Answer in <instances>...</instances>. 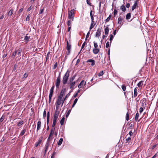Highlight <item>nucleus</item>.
Returning a JSON list of instances; mask_svg holds the SVG:
<instances>
[{
    "label": "nucleus",
    "mask_w": 158,
    "mask_h": 158,
    "mask_svg": "<svg viewBox=\"0 0 158 158\" xmlns=\"http://www.w3.org/2000/svg\"><path fill=\"white\" fill-rule=\"evenodd\" d=\"M70 71L68 70L63 77L62 83L64 85H66L67 83L69 76Z\"/></svg>",
    "instance_id": "1"
},
{
    "label": "nucleus",
    "mask_w": 158,
    "mask_h": 158,
    "mask_svg": "<svg viewBox=\"0 0 158 158\" xmlns=\"http://www.w3.org/2000/svg\"><path fill=\"white\" fill-rule=\"evenodd\" d=\"M61 77L60 74H59V76L57 77V78L56 81L55 85L56 86L57 89H58L59 87V86L60 83Z\"/></svg>",
    "instance_id": "2"
},
{
    "label": "nucleus",
    "mask_w": 158,
    "mask_h": 158,
    "mask_svg": "<svg viewBox=\"0 0 158 158\" xmlns=\"http://www.w3.org/2000/svg\"><path fill=\"white\" fill-rule=\"evenodd\" d=\"M60 113V111L56 110L53 116V122H56L58 115Z\"/></svg>",
    "instance_id": "3"
},
{
    "label": "nucleus",
    "mask_w": 158,
    "mask_h": 158,
    "mask_svg": "<svg viewBox=\"0 0 158 158\" xmlns=\"http://www.w3.org/2000/svg\"><path fill=\"white\" fill-rule=\"evenodd\" d=\"M54 88V86H53L50 89V92L49 96V103H50L51 101L52 97V95Z\"/></svg>",
    "instance_id": "4"
},
{
    "label": "nucleus",
    "mask_w": 158,
    "mask_h": 158,
    "mask_svg": "<svg viewBox=\"0 0 158 158\" xmlns=\"http://www.w3.org/2000/svg\"><path fill=\"white\" fill-rule=\"evenodd\" d=\"M74 16V9L71 10L70 12H69L68 17L69 19H72L73 21Z\"/></svg>",
    "instance_id": "5"
},
{
    "label": "nucleus",
    "mask_w": 158,
    "mask_h": 158,
    "mask_svg": "<svg viewBox=\"0 0 158 158\" xmlns=\"http://www.w3.org/2000/svg\"><path fill=\"white\" fill-rule=\"evenodd\" d=\"M77 81H69L68 84H69V88L71 89L72 91L74 89V86L76 83Z\"/></svg>",
    "instance_id": "6"
},
{
    "label": "nucleus",
    "mask_w": 158,
    "mask_h": 158,
    "mask_svg": "<svg viewBox=\"0 0 158 158\" xmlns=\"http://www.w3.org/2000/svg\"><path fill=\"white\" fill-rule=\"evenodd\" d=\"M62 102L63 101H62L56 100V110H58L59 105H60L61 104V105H62Z\"/></svg>",
    "instance_id": "7"
},
{
    "label": "nucleus",
    "mask_w": 158,
    "mask_h": 158,
    "mask_svg": "<svg viewBox=\"0 0 158 158\" xmlns=\"http://www.w3.org/2000/svg\"><path fill=\"white\" fill-rule=\"evenodd\" d=\"M43 138L42 137L40 138L38 140V141L36 142L35 143V147H37L38 146L40 145L41 143H42V139Z\"/></svg>",
    "instance_id": "8"
},
{
    "label": "nucleus",
    "mask_w": 158,
    "mask_h": 158,
    "mask_svg": "<svg viewBox=\"0 0 158 158\" xmlns=\"http://www.w3.org/2000/svg\"><path fill=\"white\" fill-rule=\"evenodd\" d=\"M124 17L119 16L118 19V24H121L122 21L124 19Z\"/></svg>",
    "instance_id": "9"
},
{
    "label": "nucleus",
    "mask_w": 158,
    "mask_h": 158,
    "mask_svg": "<svg viewBox=\"0 0 158 158\" xmlns=\"http://www.w3.org/2000/svg\"><path fill=\"white\" fill-rule=\"evenodd\" d=\"M139 1L138 0H137L135 1V3L133 6L132 7L131 9L132 10H133L136 7H138V3Z\"/></svg>",
    "instance_id": "10"
},
{
    "label": "nucleus",
    "mask_w": 158,
    "mask_h": 158,
    "mask_svg": "<svg viewBox=\"0 0 158 158\" xmlns=\"http://www.w3.org/2000/svg\"><path fill=\"white\" fill-rule=\"evenodd\" d=\"M101 29L100 28L98 29L95 35L96 37H98L100 36L101 34Z\"/></svg>",
    "instance_id": "11"
},
{
    "label": "nucleus",
    "mask_w": 158,
    "mask_h": 158,
    "mask_svg": "<svg viewBox=\"0 0 158 158\" xmlns=\"http://www.w3.org/2000/svg\"><path fill=\"white\" fill-rule=\"evenodd\" d=\"M70 93H71V91H70L68 94H67L66 95V96H65V97H64V98H63V102H62V105H61V106H63V103L64 102V101L65 100H66L67 99V98H68L69 97V96L70 95Z\"/></svg>",
    "instance_id": "12"
},
{
    "label": "nucleus",
    "mask_w": 158,
    "mask_h": 158,
    "mask_svg": "<svg viewBox=\"0 0 158 158\" xmlns=\"http://www.w3.org/2000/svg\"><path fill=\"white\" fill-rule=\"evenodd\" d=\"M49 145V143H48V142H47L45 145V149L44 150V155H45L46 154L47 151L48 149Z\"/></svg>",
    "instance_id": "13"
},
{
    "label": "nucleus",
    "mask_w": 158,
    "mask_h": 158,
    "mask_svg": "<svg viewBox=\"0 0 158 158\" xmlns=\"http://www.w3.org/2000/svg\"><path fill=\"white\" fill-rule=\"evenodd\" d=\"M87 63L91 62V65L92 66H94L95 64V62L94 60L89 59L86 61Z\"/></svg>",
    "instance_id": "14"
},
{
    "label": "nucleus",
    "mask_w": 158,
    "mask_h": 158,
    "mask_svg": "<svg viewBox=\"0 0 158 158\" xmlns=\"http://www.w3.org/2000/svg\"><path fill=\"white\" fill-rule=\"evenodd\" d=\"M66 88H62L61 91L60 95L63 96L64 94H65V93L66 92Z\"/></svg>",
    "instance_id": "15"
},
{
    "label": "nucleus",
    "mask_w": 158,
    "mask_h": 158,
    "mask_svg": "<svg viewBox=\"0 0 158 158\" xmlns=\"http://www.w3.org/2000/svg\"><path fill=\"white\" fill-rule=\"evenodd\" d=\"M67 46L66 49L67 50H68L69 53L70 51L71 46V45L69 44L68 41H67Z\"/></svg>",
    "instance_id": "16"
},
{
    "label": "nucleus",
    "mask_w": 158,
    "mask_h": 158,
    "mask_svg": "<svg viewBox=\"0 0 158 158\" xmlns=\"http://www.w3.org/2000/svg\"><path fill=\"white\" fill-rule=\"evenodd\" d=\"M93 51L94 54H97L99 52V50L97 48H94L93 49Z\"/></svg>",
    "instance_id": "17"
},
{
    "label": "nucleus",
    "mask_w": 158,
    "mask_h": 158,
    "mask_svg": "<svg viewBox=\"0 0 158 158\" xmlns=\"http://www.w3.org/2000/svg\"><path fill=\"white\" fill-rule=\"evenodd\" d=\"M41 121H39L37 122V131L39 130L40 129L41 126Z\"/></svg>",
    "instance_id": "18"
},
{
    "label": "nucleus",
    "mask_w": 158,
    "mask_h": 158,
    "mask_svg": "<svg viewBox=\"0 0 158 158\" xmlns=\"http://www.w3.org/2000/svg\"><path fill=\"white\" fill-rule=\"evenodd\" d=\"M96 24V23L95 22H91V23L90 27H89V30H90L92 29L95 26Z\"/></svg>",
    "instance_id": "19"
},
{
    "label": "nucleus",
    "mask_w": 158,
    "mask_h": 158,
    "mask_svg": "<svg viewBox=\"0 0 158 158\" xmlns=\"http://www.w3.org/2000/svg\"><path fill=\"white\" fill-rule=\"evenodd\" d=\"M109 25H108L105 28V35H107L108 34V33L109 32V27H108Z\"/></svg>",
    "instance_id": "20"
},
{
    "label": "nucleus",
    "mask_w": 158,
    "mask_h": 158,
    "mask_svg": "<svg viewBox=\"0 0 158 158\" xmlns=\"http://www.w3.org/2000/svg\"><path fill=\"white\" fill-rule=\"evenodd\" d=\"M50 118V112L48 111L47 113V124L48 125L49 123Z\"/></svg>",
    "instance_id": "21"
},
{
    "label": "nucleus",
    "mask_w": 158,
    "mask_h": 158,
    "mask_svg": "<svg viewBox=\"0 0 158 158\" xmlns=\"http://www.w3.org/2000/svg\"><path fill=\"white\" fill-rule=\"evenodd\" d=\"M131 14L130 13H127L126 15V20L129 19L131 17Z\"/></svg>",
    "instance_id": "22"
},
{
    "label": "nucleus",
    "mask_w": 158,
    "mask_h": 158,
    "mask_svg": "<svg viewBox=\"0 0 158 158\" xmlns=\"http://www.w3.org/2000/svg\"><path fill=\"white\" fill-rule=\"evenodd\" d=\"M137 89L136 88H135L134 89V93L133 97L134 98L136 97L137 95Z\"/></svg>",
    "instance_id": "23"
},
{
    "label": "nucleus",
    "mask_w": 158,
    "mask_h": 158,
    "mask_svg": "<svg viewBox=\"0 0 158 158\" xmlns=\"http://www.w3.org/2000/svg\"><path fill=\"white\" fill-rule=\"evenodd\" d=\"M120 9L123 12H125L126 10V8L124 5H123L120 7Z\"/></svg>",
    "instance_id": "24"
},
{
    "label": "nucleus",
    "mask_w": 158,
    "mask_h": 158,
    "mask_svg": "<svg viewBox=\"0 0 158 158\" xmlns=\"http://www.w3.org/2000/svg\"><path fill=\"white\" fill-rule=\"evenodd\" d=\"M55 128L52 127L50 133L49 135H52L54 133L55 130Z\"/></svg>",
    "instance_id": "25"
},
{
    "label": "nucleus",
    "mask_w": 158,
    "mask_h": 158,
    "mask_svg": "<svg viewBox=\"0 0 158 158\" xmlns=\"http://www.w3.org/2000/svg\"><path fill=\"white\" fill-rule=\"evenodd\" d=\"M143 81H140L137 84V86L138 87H141L143 85Z\"/></svg>",
    "instance_id": "26"
},
{
    "label": "nucleus",
    "mask_w": 158,
    "mask_h": 158,
    "mask_svg": "<svg viewBox=\"0 0 158 158\" xmlns=\"http://www.w3.org/2000/svg\"><path fill=\"white\" fill-rule=\"evenodd\" d=\"M84 82V81L82 80L81 81L79 85L78 86V87L80 89L82 87V85L83 84V83Z\"/></svg>",
    "instance_id": "27"
},
{
    "label": "nucleus",
    "mask_w": 158,
    "mask_h": 158,
    "mask_svg": "<svg viewBox=\"0 0 158 158\" xmlns=\"http://www.w3.org/2000/svg\"><path fill=\"white\" fill-rule=\"evenodd\" d=\"M63 96L60 95L58 97L57 100L62 101H63Z\"/></svg>",
    "instance_id": "28"
},
{
    "label": "nucleus",
    "mask_w": 158,
    "mask_h": 158,
    "mask_svg": "<svg viewBox=\"0 0 158 158\" xmlns=\"http://www.w3.org/2000/svg\"><path fill=\"white\" fill-rule=\"evenodd\" d=\"M52 135H49V136L48 138V140L47 142H48L49 143V142L52 140L53 138L52 137Z\"/></svg>",
    "instance_id": "29"
},
{
    "label": "nucleus",
    "mask_w": 158,
    "mask_h": 158,
    "mask_svg": "<svg viewBox=\"0 0 158 158\" xmlns=\"http://www.w3.org/2000/svg\"><path fill=\"white\" fill-rule=\"evenodd\" d=\"M63 141V139L62 138L60 139L59 141L57 143V144L58 145H60L62 144Z\"/></svg>",
    "instance_id": "30"
},
{
    "label": "nucleus",
    "mask_w": 158,
    "mask_h": 158,
    "mask_svg": "<svg viewBox=\"0 0 158 158\" xmlns=\"http://www.w3.org/2000/svg\"><path fill=\"white\" fill-rule=\"evenodd\" d=\"M76 75H74L73 77H71L69 80V81H74L73 80L75 79Z\"/></svg>",
    "instance_id": "31"
},
{
    "label": "nucleus",
    "mask_w": 158,
    "mask_h": 158,
    "mask_svg": "<svg viewBox=\"0 0 158 158\" xmlns=\"http://www.w3.org/2000/svg\"><path fill=\"white\" fill-rule=\"evenodd\" d=\"M65 118L64 117H63L61 120L60 121V124L61 125H63L64 123V121Z\"/></svg>",
    "instance_id": "32"
},
{
    "label": "nucleus",
    "mask_w": 158,
    "mask_h": 158,
    "mask_svg": "<svg viewBox=\"0 0 158 158\" xmlns=\"http://www.w3.org/2000/svg\"><path fill=\"white\" fill-rule=\"evenodd\" d=\"M26 132V129H24L21 132L20 134V136H22L23 135L25 132Z\"/></svg>",
    "instance_id": "33"
},
{
    "label": "nucleus",
    "mask_w": 158,
    "mask_h": 158,
    "mask_svg": "<svg viewBox=\"0 0 158 158\" xmlns=\"http://www.w3.org/2000/svg\"><path fill=\"white\" fill-rule=\"evenodd\" d=\"M110 45H111V42L113 39L114 38V36L112 34H110Z\"/></svg>",
    "instance_id": "34"
},
{
    "label": "nucleus",
    "mask_w": 158,
    "mask_h": 158,
    "mask_svg": "<svg viewBox=\"0 0 158 158\" xmlns=\"http://www.w3.org/2000/svg\"><path fill=\"white\" fill-rule=\"evenodd\" d=\"M138 118H139V113H138V111L135 114V120L136 121H137V120H138Z\"/></svg>",
    "instance_id": "35"
},
{
    "label": "nucleus",
    "mask_w": 158,
    "mask_h": 158,
    "mask_svg": "<svg viewBox=\"0 0 158 158\" xmlns=\"http://www.w3.org/2000/svg\"><path fill=\"white\" fill-rule=\"evenodd\" d=\"M13 9H11L9 11L8 14L10 16L11 15L13 14Z\"/></svg>",
    "instance_id": "36"
},
{
    "label": "nucleus",
    "mask_w": 158,
    "mask_h": 158,
    "mask_svg": "<svg viewBox=\"0 0 158 158\" xmlns=\"http://www.w3.org/2000/svg\"><path fill=\"white\" fill-rule=\"evenodd\" d=\"M30 39V37L27 36V35H26L25 36V38H24V40L26 42H28L29 40V39Z\"/></svg>",
    "instance_id": "37"
},
{
    "label": "nucleus",
    "mask_w": 158,
    "mask_h": 158,
    "mask_svg": "<svg viewBox=\"0 0 158 158\" xmlns=\"http://www.w3.org/2000/svg\"><path fill=\"white\" fill-rule=\"evenodd\" d=\"M71 21L70 20H69L67 22V25L68 27H71Z\"/></svg>",
    "instance_id": "38"
},
{
    "label": "nucleus",
    "mask_w": 158,
    "mask_h": 158,
    "mask_svg": "<svg viewBox=\"0 0 158 158\" xmlns=\"http://www.w3.org/2000/svg\"><path fill=\"white\" fill-rule=\"evenodd\" d=\"M121 87L123 90L124 91H125L126 90V87L125 85H122Z\"/></svg>",
    "instance_id": "39"
},
{
    "label": "nucleus",
    "mask_w": 158,
    "mask_h": 158,
    "mask_svg": "<svg viewBox=\"0 0 158 158\" xmlns=\"http://www.w3.org/2000/svg\"><path fill=\"white\" fill-rule=\"evenodd\" d=\"M71 112V109L69 110L68 111L67 113L66 114V118H67L69 116V114H70Z\"/></svg>",
    "instance_id": "40"
},
{
    "label": "nucleus",
    "mask_w": 158,
    "mask_h": 158,
    "mask_svg": "<svg viewBox=\"0 0 158 158\" xmlns=\"http://www.w3.org/2000/svg\"><path fill=\"white\" fill-rule=\"evenodd\" d=\"M23 124V121H20L18 123L17 125L20 126Z\"/></svg>",
    "instance_id": "41"
},
{
    "label": "nucleus",
    "mask_w": 158,
    "mask_h": 158,
    "mask_svg": "<svg viewBox=\"0 0 158 158\" xmlns=\"http://www.w3.org/2000/svg\"><path fill=\"white\" fill-rule=\"evenodd\" d=\"M111 16H112V15H111V14H110L109 15V17L107 18V19L106 20V22H108L109 21V20H110L111 18Z\"/></svg>",
    "instance_id": "42"
},
{
    "label": "nucleus",
    "mask_w": 158,
    "mask_h": 158,
    "mask_svg": "<svg viewBox=\"0 0 158 158\" xmlns=\"http://www.w3.org/2000/svg\"><path fill=\"white\" fill-rule=\"evenodd\" d=\"M118 13V11L117 10L114 9V11L113 12V14L114 16H115Z\"/></svg>",
    "instance_id": "43"
},
{
    "label": "nucleus",
    "mask_w": 158,
    "mask_h": 158,
    "mask_svg": "<svg viewBox=\"0 0 158 158\" xmlns=\"http://www.w3.org/2000/svg\"><path fill=\"white\" fill-rule=\"evenodd\" d=\"M103 74H104L103 71V70L101 71H100V73L98 74V76L99 77L102 76Z\"/></svg>",
    "instance_id": "44"
},
{
    "label": "nucleus",
    "mask_w": 158,
    "mask_h": 158,
    "mask_svg": "<svg viewBox=\"0 0 158 158\" xmlns=\"http://www.w3.org/2000/svg\"><path fill=\"white\" fill-rule=\"evenodd\" d=\"M30 14H28L26 18V21H29L30 20Z\"/></svg>",
    "instance_id": "45"
},
{
    "label": "nucleus",
    "mask_w": 158,
    "mask_h": 158,
    "mask_svg": "<svg viewBox=\"0 0 158 158\" xmlns=\"http://www.w3.org/2000/svg\"><path fill=\"white\" fill-rule=\"evenodd\" d=\"M90 30H89V31H88V32L87 33V34L86 35V37L85 38V40H87V39L88 37H89V35L90 34Z\"/></svg>",
    "instance_id": "46"
},
{
    "label": "nucleus",
    "mask_w": 158,
    "mask_h": 158,
    "mask_svg": "<svg viewBox=\"0 0 158 158\" xmlns=\"http://www.w3.org/2000/svg\"><path fill=\"white\" fill-rule=\"evenodd\" d=\"M131 140V138L130 137H128L127 138H126V140L127 141L128 143H129L130 142Z\"/></svg>",
    "instance_id": "47"
},
{
    "label": "nucleus",
    "mask_w": 158,
    "mask_h": 158,
    "mask_svg": "<svg viewBox=\"0 0 158 158\" xmlns=\"http://www.w3.org/2000/svg\"><path fill=\"white\" fill-rule=\"evenodd\" d=\"M126 119L127 121H128L129 120V113L128 112L126 114Z\"/></svg>",
    "instance_id": "48"
},
{
    "label": "nucleus",
    "mask_w": 158,
    "mask_h": 158,
    "mask_svg": "<svg viewBox=\"0 0 158 158\" xmlns=\"http://www.w3.org/2000/svg\"><path fill=\"white\" fill-rule=\"evenodd\" d=\"M5 117L3 115L0 118V122H2L4 119Z\"/></svg>",
    "instance_id": "49"
},
{
    "label": "nucleus",
    "mask_w": 158,
    "mask_h": 158,
    "mask_svg": "<svg viewBox=\"0 0 158 158\" xmlns=\"http://www.w3.org/2000/svg\"><path fill=\"white\" fill-rule=\"evenodd\" d=\"M87 3L90 6H92V3L90 2V0H86Z\"/></svg>",
    "instance_id": "50"
},
{
    "label": "nucleus",
    "mask_w": 158,
    "mask_h": 158,
    "mask_svg": "<svg viewBox=\"0 0 158 158\" xmlns=\"http://www.w3.org/2000/svg\"><path fill=\"white\" fill-rule=\"evenodd\" d=\"M94 48H97L98 47V45L97 44V43L95 42H94Z\"/></svg>",
    "instance_id": "51"
},
{
    "label": "nucleus",
    "mask_w": 158,
    "mask_h": 158,
    "mask_svg": "<svg viewBox=\"0 0 158 158\" xmlns=\"http://www.w3.org/2000/svg\"><path fill=\"white\" fill-rule=\"evenodd\" d=\"M110 46V44H109V42L108 41L107 42L106 44V48H108L109 46Z\"/></svg>",
    "instance_id": "52"
},
{
    "label": "nucleus",
    "mask_w": 158,
    "mask_h": 158,
    "mask_svg": "<svg viewBox=\"0 0 158 158\" xmlns=\"http://www.w3.org/2000/svg\"><path fill=\"white\" fill-rule=\"evenodd\" d=\"M44 11V8L40 9V10L39 13V14L40 15V14H42L43 12Z\"/></svg>",
    "instance_id": "53"
},
{
    "label": "nucleus",
    "mask_w": 158,
    "mask_h": 158,
    "mask_svg": "<svg viewBox=\"0 0 158 158\" xmlns=\"http://www.w3.org/2000/svg\"><path fill=\"white\" fill-rule=\"evenodd\" d=\"M32 8V6H30L27 9V11L28 12L31 10Z\"/></svg>",
    "instance_id": "54"
},
{
    "label": "nucleus",
    "mask_w": 158,
    "mask_h": 158,
    "mask_svg": "<svg viewBox=\"0 0 158 158\" xmlns=\"http://www.w3.org/2000/svg\"><path fill=\"white\" fill-rule=\"evenodd\" d=\"M57 62H56L54 65L53 67V69H54L56 68L57 66Z\"/></svg>",
    "instance_id": "55"
},
{
    "label": "nucleus",
    "mask_w": 158,
    "mask_h": 158,
    "mask_svg": "<svg viewBox=\"0 0 158 158\" xmlns=\"http://www.w3.org/2000/svg\"><path fill=\"white\" fill-rule=\"evenodd\" d=\"M46 112L45 110H44L43 113V117L44 118L46 116Z\"/></svg>",
    "instance_id": "56"
},
{
    "label": "nucleus",
    "mask_w": 158,
    "mask_h": 158,
    "mask_svg": "<svg viewBox=\"0 0 158 158\" xmlns=\"http://www.w3.org/2000/svg\"><path fill=\"white\" fill-rule=\"evenodd\" d=\"M56 122H53V123H52V127L55 128V126L56 124Z\"/></svg>",
    "instance_id": "57"
},
{
    "label": "nucleus",
    "mask_w": 158,
    "mask_h": 158,
    "mask_svg": "<svg viewBox=\"0 0 158 158\" xmlns=\"http://www.w3.org/2000/svg\"><path fill=\"white\" fill-rule=\"evenodd\" d=\"M143 110V107H141L139 110V112L141 113H142Z\"/></svg>",
    "instance_id": "58"
},
{
    "label": "nucleus",
    "mask_w": 158,
    "mask_h": 158,
    "mask_svg": "<svg viewBox=\"0 0 158 158\" xmlns=\"http://www.w3.org/2000/svg\"><path fill=\"white\" fill-rule=\"evenodd\" d=\"M17 52H18V51L17 50H16L13 53V56H15L16 54L17 53Z\"/></svg>",
    "instance_id": "59"
},
{
    "label": "nucleus",
    "mask_w": 158,
    "mask_h": 158,
    "mask_svg": "<svg viewBox=\"0 0 158 158\" xmlns=\"http://www.w3.org/2000/svg\"><path fill=\"white\" fill-rule=\"evenodd\" d=\"M28 74L27 73H25L23 75V77L24 78H26L27 77Z\"/></svg>",
    "instance_id": "60"
},
{
    "label": "nucleus",
    "mask_w": 158,
    "mask_h": 158,
    "mask_svg": "<svg viewBox=\"0 0 158 158\" xmlns=\"http://www.w3.org/2000/svg\"><path fill=\"white\" fill-rule=\"evenodd\" d=\"M85 44H86V43H85V42H84L83 43V44H82V46H81V49H83V48H84V47L85 46Z\"/></svg>",
    "instance_id": "61"
},
{
    "label": "nucleus",
    "mask_w": 158,
    "mask_h": 158,
    "mask_svg": "<svg viewBox=\"0 0 158 158\" xmlns=\"http://www.w3.org/2000/svg\"><path fill=\"white\" fill-rule=\"evenodd\" d=\"M23 8H21L19 10V11L18 12V13H20L22 12V11H23Z\"/></svg>",
    "instance_id": "62"
},
{
    "label": "nucleus",
    "mask_w": 158,
    "mask_h": 158,
    "mask_svg": "<svg viewBox=\"0 0 158 158\" xmlns=\"http://www.w3.org/2000/svg\"><path fill=\"white\" fill-rule=\"evenodd\" d=\"M77 93H75L73 95V97L74 98H76L77 96Z\"/></svg>",
    "instance_id": "63"
},
{
    "label": "nucleus",
    "mask_w": 158,
    "mask_h": 158,
    "mask_svg": "<svg viewBox=\"0 0 158 158\" xmlns=\"http://www.w3.org/2000/svg\"><path fill=\"white\" fill-rule=\"evenodd\" d=\"M130 4L129 3H127L126 5V7L127 8H129L130 7Z\"/></svg>",
    "instance_id": "64"
}]
</instances>
